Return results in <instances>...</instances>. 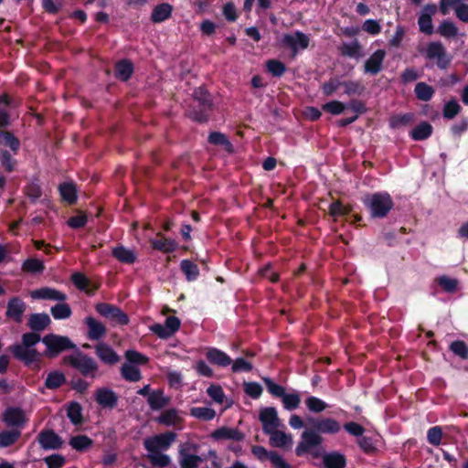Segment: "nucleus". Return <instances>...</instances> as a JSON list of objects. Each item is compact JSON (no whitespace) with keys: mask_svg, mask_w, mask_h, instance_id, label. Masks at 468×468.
<instances>
[{"mask_svg":"<svg viewBox=\"0 0 468 468\" xmlns=\"http://www.w3.org/2000/svg\"><path fill=\"white\" fill-rule=\"evenodd\" d=\"M309 429L302 433L301 441L295 448V454L300 457L312 449L320 446L324 441L321 434H336L341 431V424L333 418L312 417L306 418Z\"/></svg>","mask_w":468,"mask_h":468,"instance_id":"nucleus-1","label":"nucleus"},{"mask_svg":"<svg viewBox=\"0 0 468 468\" xmlns=\"http://www.w3.org/2000/svg\"><path fill=\"white\" fill-rule=\"evenodd\" d=\"M192 97L194 105L190 107L188 118L197 123H207L214 110L212 94L202 85L194 90Z\"/></svg>","mask_w":468,"mask_h":468,"instance_id":"nucleus-2","label":"nucleus"},{"mask_svg":"<svg viewBox=\"0 0 468 468\" xmlns=\"http://www.w3.org/2000/svg\"><path fill=\"white\" fill-rule=\"evenodd\" d=\"M362 202L373 218H386L394 207L393 199L388 192L367 194Z\"/></svg>","mask_w":468,"mask_h":468,"instance_id":"nucleus-3","label":"nucleus"},{"mask_svg":"<svg viewBox=\"0 0 468 468\" xmlns=\"http://www.w3.org/2000/svg\"><path fill=\"white\" fill-rule=\"evenodd\" d=\"M42 343L46 346L43 355L50 359L58 357L63 352L77 349V346L69 336L54 333L48 334L42 337Z\"/></svg>","mask_w":468,"mask_h":468,"instance_id":"nucleus-4","label":"nucleus"},{"mask_svg":"<svg viewBox=\"0 0 468 468\" xmlns=\"http://www.w3.org/2000/svg\"><path fill=\"white\" fill-rule=\"evenodd\" d=\"M420 52L427 59L436 60V66L440 69H447L452 63V56L441 41L428 43L424 51Z\"/></svg>","mask_w":468,"mask_h":468,"instance_id":"nucleus-5","label":"nucleus"},{"mask_svg":"<svg viewBox=\"0 0 468 468\" xmlns=\"http://www.w3.org/2000/svg\"><path fill=\"white\" fill-rule=\"evenodd\" d=\"M420 52L427 59L436 60V66L440 69H447L452 63V56L441 41L428 43L424 51Z\"/></svg>","mask_w":468,"mask_h":468,"instance_id":"nucleus-6","label":"nucleus"},{"mask_svg":"<svg viewBox=\"0 0 468 468\" xmlns=\"http://www.w3.org/2000/svg\"><path fill=\"white\" fill-rule=\"evenodd\" d=\"M63 363L79 370L84 377L94 378L95 372L98 370L95 360L80 352H79L78 356L72 355L64 356Z\"/></svg>","mask_w":468,"mask_h":468,"instance_id":"nucleus-7","label":"nucleus"},{"mask_svg":"<svg viewBox=\"0 0 468 468\" xmlns=\"http://www.w3.org/2000/svg\"><path fill=\"white\" fill-rule=\"evenodd\" d=\"M176 438V434L174 431H165L164 433L146 438L144 441V446L149 452H158L161 450L165 451L170 448Z\"/></svg>","mask_w":468,"mask_h":468,"instance_id":"nucleus-8","label":"nucleus"},{"mask_svg":"<svg viewBox=\"0 0 468 468\" xmlns=\"http://www.w3.org/2000/svg\"><path fill=\"white\" fill-rule=\"evenodd\" d=\"M10 351L14 357L25 366L29 367L36 363L34 369H39L41 357L44 356L43 353H39L34 347L22 349L20 346H10Z\"/></svg>","mask_w":468,"mask_h":468,"instance_id":"nucleus-9","label":"nucleus"},{"mask_svg":"<svg viewBox=\"0 0 468 468\" xmlns=\"http://www.w3.org/2000/svg\"><path fill=\"white\" fill-rule=\"evenodd\" d=\"M309 43L310 37L308 35L299 30H296L292 34L283 35L282 39V44L291 49L292 57H295L300 49H306Z\"/></svg>","mask_w":468,"mask_h":468,"instance_id":"nucleus-10","label":"nucleus"},{"mask_svg":"<svg viewBox=\"0 0 468 468\" xmlns=\"http://www.w3.org/2000/svg\"><path fill=\"white\" fill-rule=\"evenodd\" d=\"M95 310L101 316L111 318L121 325H126L129 323L128 315L118 306L107 303H99L95 305Z\"/></svg>","mask_w":468,"mask_h":468,"instance_id":"nucleus-11","label":"nucleus"},{"mask_svg":"<svg viewBox=\"0 0 468 468\" xmlns=\"http://www.w3.org/2000/svg\"><path fill=\"white\" fill-rule=\"evenodd\" d=\"M181 322L176 316H168L165 324H154L150 330L161 339H167L173 336L180 328Z\"/></svg>","mask_w":468,"mask_h":468,"instance_id":"nucleus-12","label":"nucleus"},{"mask_svg":"<svg viewBox=\"0 0 468 468\" xmlns=\"http://www.w3.org/2000/svg\"><path fill=\"white\" fill-rule=\"evenodd\" d=\"M37 441L43 450H58L63 445L62 438L51 429L42 430L37 436Z\"/></svg>","mask_w":468,"mask_h":468,"instance_id":"nucleus-13","label":"nucleus"},{"mask_svg":"<svg viewBox=\"0 0 468 468\" xmlns=\"http://www.w3.org/2000/svg\"><path fill=\"white\" fill-rule=\"evenodd\" d=\"M3 421L6 426L21 431L27 423V419L21 408L9 407L3 413Z\"/></svg>","mask_w":468,"mask_h":468,"instance_id":"nucleus-14","label":"nucleus"},{"mask_svg":"<svg viewBox=\"0 0 468 468\" xmlns=\"http://www.w3.org/2000/svg\"><path fill=\"white\" fill-rule=\"evenodd\" d=\"M27 307V303L20 297H11L7 302L5 316L15 323L20 324Z\"/></svg>","mask_w":468,"mask_h":468,"instance_id":"nucleus-15","label":"nucleus"},{"mask_svg":"<svg viewBox=\"0 0 468 468\" xmlns=\"http://www.w3.org/2000/svg\"><path fill=\"white\" fill-rule=\"evenodd\" d=\"M259 420L262 424V431L264 433L271 432L272 430L278 429L280 420L275 408L266 407L261 410Z\"/></svg>","mask_w":468,"mask_h":468,"instance_id":"nucleus-16","label":"nucleus"},{"mask_svg":"<svg viewBox=\"0 0 468 468\" xmlns=\"http://www.w3.org/2000/svg\"><path fill=\"white\" fill-rule=\"evenodd\" d=\"M95 400L103 409L112 410L118 405V395L109 388H100L95 391Z\"/></svg>","mask_w":468,"mask_h":468,"instance_id":"nucleus-17","label":"nucleus"},{"mask_svg":"<svg viewBox=\"0 0 468 468\" xmlns=\"http://www.w3.org/2000/svg\"><path fill=\"white\" fill-rule=\"evenodd\" d=\"M386 51L384 49H377L365 62L364 71L370 75L378 74L383 66L386 58Z\"/></svg>","mask_w":468,"mask_h":468,"instance_id":"nucleus-18","label":"nucleus"},{"mask_svg":"<svg viewBox=\"0 0 468 468\" xmlns=\"http://www.w3.org/2000/svg\"><path fill=\"white\" fill-rule=\"evenodd\" d=\"M205 356L210 364L219 367H227L232 363V358L217 347H207Z\"/></svg>","mask_w":468,"mask_h":468,"instance_id":"nucleus-19","label":"nucleus"},{"mask_svg":"<svg viewBox=\"0 0 468 468\" xmlns=\"http://www.w3.org/2000/svg\"><path fill=\"white\" fill-rule=\"evenodd\" d=\"M210 436L214 441L231 440L237 442L242 441L245 438L244 433L239 429L227 426L215 430Z\"/></svg>","mask_w":468,"mask_h":468,"instance_id":"nucleus-20","label":"nucleus"},{"mask_svg":"<svg viewBox=\"0 0 468 468\" xmlns=\"http://www.w3.org/2000/svg\"><path fill=\"white\" fill-rule=\"evenodd\" d=\"M30 295L33 299L52 300L59 302H64L67 300V295L64 292L50 287H42L34 290L31 292Z\"/></svg>","mask_w":468,"mask_h":468,"instance_id":"nucleus-21","label":"nucleus"},{"mask_svg":"<svg viewBox=\"0 0 468 468\" xmlns=\"http://www.w3.org/2000/svg\"><path fill=\"white\" fill-rule=\"evenodd\" d=\"M95 353L97 356L107 365H114L120 360L119 355L111 346L105 343L98 344L95 346Z\"/></svg>","mask_w":468,"mask_h":468,"instance_id":"nucleus-22","label":"nucleus"},{"mask_svg":"<svg viewBox=\"0 0 468 468\" xmlns=\"http://www.w3.org/2000/svg\"><path fill=\"white\" fill-rule=\"evenodd\" d=\"M84 322L88 326L87 337L90 340H100L106 335L105 325L94 317L88 316Z\"/></svg>","mask_w":468,"mask_h":468,"instance_id":"nucleus-23","label":"nucleus"},{"mask_svg":"<svg viewBox=\"0 0 468 468\" xmlns=\"http://www.w3.org/2000/svg\"><path fill=\"white\" fill-rule=\"evenodd\" d=\"M156 237L150 240L151 247L164 253H172L177 249V243L175 239L165 238L161 232H157Z\"/></svg>","mask_w":468,"mask_h":468,"instance_id":"nucleus-24","label":"nucleus"},{"mask_svg":"<svg viewBox=\"0 0 468 468\" xmlns=\"http://www.w3.org/2000/svg\"><path fill=\"white\" fill-rule=\"evenodd\" d=\"M134 71L133 62L128 58H122L115 63L114 76L121 81H128Z\"/></svg>","mask_w":468,"mask_h":468,"instance_id":"nucleus-25","label":"nucleus"},{"mask_svg":"<svg viewBox=\"0 0 468 468\" xmlns=\"http://www.w3.org/2000/svg\"><path fill=\"white\" fill-rule=\"evenodd\" d=\"M51 324L50 317L46 313H35L29 315L27 326L34 332H42Z\"/></svg>","mask_w":468,"mask_h":468,"instance_id":"nucleus-26","label":"nucleus"},{"mask_svg":"<svg viewBox=\"0 0 468 468\" xmlns=\"http://www.w3.org/2000/svg\"><path fill=\"white\" fill-rule=\"evenodd\" d=\"M0 146L7 147L14 154H17L21 143L11 131L0 129Z\"/></svg>","mask_w":468,"mask_h":468,"instance_id":"nucleus-27","label":"nucleus"},{"mask_svg":"<svg viewBox=\"0 0 468 468\" xmlns=\"http://www.w3.org/2000/svg\"><path fill=\"white\" fill-rule=\"evenodd\" d=\"M70 281L80 291L85 292L88 295H92L98 289L99 285L90 288L91 282L90 279L82 272L77 271L71 274Z\"/></svg>","mask_w":468,"mask_h":468,"instance_id":"nucleus-28","label":"nucleus"},{"mask_svg":"<svg viewBox=\"0 0 468 468\" xmlns=\"http://www.w3.org/2000/svg\"><path fill=\"white\" fill-rule=\"evenodd\" d=\"M323 464L324 468H346V456L336 451L324 453L323 456Z\"/></svg>","mask_w":468,"mask_h":468,"instance_id":"nucleus-29","label":"nucleus"},{"mask_svg":"<svg viewBox=\"0 0 468 468\" xmlns=\"http://www.w3.org/2000/svg\"><path fill=\"white\" fill-rule=\"evenodd\" d=\"M173 5L168 3H162L155 5L151 14L153 23H162L172 16Z\"/></svg>","mask_w":468,"mask_h":468,"instance_id":"nucleus-30","label":"nucleus"},{"mask_svg":"<svg viewBox=\"0 0 468 468\" xmlns=\"http://www.w3.org/2000/svg\"><path fill=\"white\" fill-rule=\"evenodd\" d=\"M432 133V125L426 121H422L410 132V136L414 141H424L430 138Z\"/></svg>","mask_w":468,"mask_h":468,"instance_id":"nucleus-31","label":"nucleus"},{"mask_svg":"<svg viewBox=\"0 0 468 468\" xmlns=\"http://www.w3.org/2000/svg\"><path fill=\"white\" fill-rule=\"evenodd\" d=\"M207 142L212 145L221 146L227 153L231 154L234 151L232 143L221 132H211L207 136Z\"/></svg>","mask_w":468,"mask_h":468,"instance_id":"nucleus-32","label":"nucleus"},{"mask_svg":"<svg viewBox=\"0 0 468 468\" xmlns=\"http://www.w3.org/2000/svg\"><path fill=\"white\" fill-rule=\"evenodd\" d=\"M170 402V398L164 396L162 389H156L151 392L147 398V403L152 410H160Z\"/></svg>","mask_w":468,"mask_h":468,"instance_id":"nucleus-33","label":"nucleus"},{"mask_svg":"<svg viewBox=\"0 0 468 468\" xmlns=\"http://www.w3.org/2000/svg\"><path fill=\"white\" fill-rule=\"evenodd\" d=\"M58 191L62 201L69 205H74L77 202V188L76 185L72 182H65L59 185Z\"/></svg>","mask_w":468,"mask_h":468,"instance_id":"nucleus-34","label":"nucleus"},{"mask_svg":"<svg viewBox=\"0 0 468 468\" xmlns=\"http://www.w3.org/2000/svg\"><path fill=\"white\" fill-rule=\"evenodd\" d=\"M112 256L122 263L133 264L135 262L136 254L122 245L113 248L112 251Z\"/></svg>","mask_w":468,"mask_h":468,"instance_id":"nucleus-35","label":"nucleus"},{"mask_svg":"<svg viewBox=\"0 0 468 468\" xmlns=\"http://www.w3.org/2000/svg\"><path fill=\"white\" fill-rule=\"evenodd\" d=\"M180 271L189 282L197 281L200 274L198 266L192 261L186 259L181 261Z\"/></svg>","mask_w":468,"mask_h":468,"instance_id":"nucleus-36","label":"nucleus"},{"mask_svg":"<svg viewBox=\"0 0 468 468\" xmlns=\"http://www.w3.org/2000/svg\"><path fill=\"white\" fill-rule=\"evenodd\" d=\"M67 417L72 424H81L83 422L81 405L77 401H71L67 408Z\"/></svg>","mask_w":468,"mask_h":468,"instance_id":"nucleus-37","label":"nucleus"},{"mask_svg":"<svg viewBox=\"0 0 468 468\" xmlns=\"http://www.w3.org/2000/svg\"><path fill=\"white\" fill-rule=\"evenodd\" d=\"M157 422L165 426H175L179 423L182 419L178 415V411L176 409H169L161 413L156 419Z\"/></svg>","mask_w":468,"mask_h":468,"instance_id":"nucleus-38","label":"nucleus"},{"mask_svg":"<svg viewBox=\"0 0 468 468\" xmlns=\"http://www.w3.org/2000/svg\"><path fill=\"white\" fill-rule=\"evenodd\" d=\"M66 383L65 375L58 370L51 371L48 374L45 380V387L48 389H57Z\"/></svg>","mask_w":468,"mask_h":468,"instance_id":"nucleus-39","label":"nucleus"},{"mask_svg":"<svg viewBox=\"0 0 468 468\" xmlns=\"http://www.w3.org/2000/svg\"><path fill=\"white\" fill-rule=\"evenodd\" d=\"M21 437V431L12 429L9 431H0V447L6 448L15 444Z\"/></svg>","mask_w":468,"mask_h":468,"instance_id":"nucleus-40","label":"nucleus"},{"mask_svg":"<svg viewBox=\"0 0 468 468\" xmlns=\"http://www.w3.org/2000/svg\"><path fill=\"white\" fill-rule=\"evenodd\" d=\"M458 27L456 25L449 20H442L437 28V33L445 38H454L458 36Z\"/></svg>","mask_w":468,"mask_h":468,"instance_id":"nucleus-41","label":"nucleus"},{"mask_svg":"<svg viewBox=\"0 0 468 468\" xmlns=\"http://www.w3.org/2000/svg\"><path fill=\"white\" fill-rule=\"evenodd\" d=\"M121 375L126 380L130 382H137L141 380L142 374L138 367L128 363H124L121 367Z\"/></svg>","mask_w":468,"mask_h":468,"instance_id":"nucleus-42","label":"nucleus"},{"mask_svg":"<svg viewBox=\"0 0 468 468\" xmlns=\"http://www.w3.org/2000/svg\"><path fill=\"white\" fill-rule=\"evenodd\" d=\"M267 434L270 435V441L272 446L285 447L292 442V437L283 431H278V429L272 430L271 432Z\"/></svg>","mask_w":468,"mask_h":468,"instance_id":"nucleus-43","label":"nucleus"},{"mask_svg":"<svg viewBox=\"0 0 468 468\" xmlns=\"http://www.w3.org/2000/svg\"><path fill=\"white\" fill-rule=\"evenodd\" d=\"M21 269L26 273L37 274L43 272L45 265L43 261L38 259L28 258L22 263Z\"/></svg>","mask_w":468,"mask_h":468,"instance_id":"nucleus-44","label":"nucleus"},{"mask_svg":"<svg viewBox=\"0 0 468 468\" xmlns=\"http://www.w3.org/2000/svg\"><path fill=\"white\" fill-rule=\"evenodd\" d=\"M51 315L56 320H65L72 315L71 307L66 303H58L50 308Z\"/></svg>","mask_w":468,"mask_h":468,"instance_id":"nucleus-45","label":"nucleus"},{"mask_svg":"<svg viewBox=\"0 0 468 468\" xmlns=\"http://www.w3.org/2000/svg\"><path fill=\"white\" fill-rule=\"evenodd\" d=\"M343 87L345 89L344 93L347 96H360L366 90V87L361 80H345L343 81Z\"/></svg>","mask_w":468,"mask_h":468,"instance_id":"nucleus-46","label":"nucleus"},{"mask_svg":"<svg viewBox=\"0 0 468 468\" xmlns=\"http://www.w3.org/2000/svg\"><path fill=\"white\" fill-rule=\"evenodd\" d=\"M42 342V338L37 332H27L22 335L21 343L15 344L12 346H20L22 349L34 347L37 343Z\"/></svg>","mask_w":468,"mask_h":468,"instance_id":"nucleus-47","label":"nucleus"},{"mask_svg":"<svg viewBox=\"0 0 468 468\" xmlns=\"http://www.w3.org/2000/svg\"><path fill=\"white\" fill-rule=\"evenodd\" d=\"M181 468H197L203 462V459L196 454L186 453L184 450L180 451Z\"/></svg>","mask_w":468,"mask_h":468,"instance_id":"nucleus-48","label":"nucleus"},{"mask_svg":"<svg viewBox=\"0 0 468 468\" xmlns=\"http://www.w3.org/2000/svg\"><path fill=\"white\" fill-rule=\"evenodd\" d=\"M12 152L6 149H0V163L1 166L7 173H12L16 170V160L13 158Z\"/></svg>","mask_w":468,"mask_h":468,"instance_id":"nucleus-49","label":"nucleus"},{"mask_svg":"<svg viewBox=\"0 0 468 468\" xmlns=\"http://www.w3.org/2000/svg\"><path fill=\"white\" fill-rule=\"evenodd\" d=\"M93 444V441L87 435H77L69 440V445L78 452H84Z\"/></svg>","mask_w":468,"mask_h":468,"instance_id":"nucleus-50","label":"nucleus"},{"mask_svg":"<svg viewBox=\"0 0 468 468\" xmlns=\"http://www.w3.org/2000/svg\"><path fill=\"white\" fill-rule=\"evenodd\" d=\"M414 92L420 101H428L433 97L434 89L425 82H419L415 86Z\"/></svg>","mask_w":468,"mask_h":468,"instance_id":"nucleus-51","label":"nucleus"},{"mask_svg":"<svg viewBox=\"0 0 468 468\" xmlns=\"http://www.w3.org/2000/svg\"><path fill=\"white\" fill-rule=\"evenodd\" d=\"M282 402L283 405V408L286 410H296L301 403V396L300 394L295 391L293 393H286L282 397Z\"/></svg>","mask_w":468,"mask_h":468,"instance_id":"nucleus-52","label":"nucleus"},{"mask_svg":"<svg viewBox=\"0 0 468 468\" xmlns=\"http://www.w3.org/2000/svg\"><path fill=\"white\" fill-rule=\"evenodd\" d=\"M191 416L205 421L211 420L216 416V411L212 408L194 407L190 410Z\"/></svg>","mask_w":468,"mask_h":468,"instance_id":"nucleus-53","label":"nucleus"},{"mask_svg":"<svg viewBox=\"0 0 468 468\" xmlns=\"http://www.w3.org/2000/svg\"><path fill=\"white\" fill-rule=\"evenodd\" d=\"M305 404L308 410L313 413H321L328 407L326 402L314 396L308 397L305 400Z\"/></svg>","mask_w":468,"mask_h":468,"instance_id":"nucleus-54","label":"nucleus"},{"mask_svg":"<svg viewBox=\"0 0 468 468\" xmlns=\"http://www.w3.org/2000/svg\"><path fill=\"white\" fill-rule=\"evenodd\" d=\"M266 69L273 77L280 78L285 73L286 66L281 60L273 58L266 61Z\"/></svg>","mask_w":468,"mask_h":468,"instance_id":"nucleus-55","label":"nucleus"},{"mask_svg":"<svg viewBox=\"0 0 468 468\" xmlns=\"http://www.w3.org/2000/svg\"><path fill=\"white\" fill-rule=\"evenodd\" d=\"M340 87H343V81L337 77H332L328 81L321 86L322 92L324 96H332Z\"/></svg>","mask_w":468,"mask_h":468,"instance_id":"nucleus-56","label":"nucleus"},{"mask_svg":"<svg viewBox=\"0 0 468 468\" xmlns=\"http://www.w3.org/2000/svg\"><path fill=\"white\" fill-rule=\"evenodd\" d=\"M342 56L358 58L361 57V45L357 40L352 43L344 44L341 48Z\"/></svg>","mask_w":468,"mask_h":468,"instance_id":"nucleus-57","label":"nucleus"},{"mask_svg":"<svg viewBox=\"0 0 468 468\" xmlns=\"http://www.w3.org/2000/svg\"><path fill=\"white\" fill-rule=\"evenodd\" d=\"M25 192L32 203L39 199L42 196V189L38 184V180L36 179L27 184L25 187Z\"/></svg>","mask_w":468,"mask_h":468,"instance_id":"nucleus-58","label":"nucleus"},{"mask_svg":"<svg viewBox=\"0 0 468 468\" xmlns=\"http://www.w3.org/2000/svg\"><path fill=\"white\" fill-rule=\"evenodd\" d=\"M356 442L359 448L367 455H374L378 452L372 437L362 436L357 439Z\"/></svg>","mask_w":468,"mask_h":468,"instance_id":"nucleus-59","label":"nucleus"},{"mask_svg":"<svg viewBox=\"0 0 468 468\" xmlns=\"http://www.w3.org/2000/svg\"><path fill=\"white\" fill-rule=\"evenodd\" d=\"M449 349L451 352H452L455 356H459L463 360L468 358V346L463 340H455L452 342L451 345L449 346Z\"/></svg>","mask_w":468,"mask_h":468,"instance_id":"nucleus-60","label":"nucleus"},{"mask_svg":"<svg viewBox=\"0 0 468 468\" xmlns=\"http://www.w3.org/2000/svg\"><path fill=\"white\" fill-rule=\"evenodd\" d=\"M346 104L340 101H330L322 105V110L333 115H339L345 112Z\"/></svg>","mask_w":468,"mask_h":468,"instance_id":"nucleus-61","label":"nucleus"},{"mask_svg":"<svg viewBox=\"0 0 468 468\" xmlns=\"http://www.w3.org/2000/svg\"><path fill=\"white\" fill-rule=\"evenodd\" d=\"M414 118L415 116L411 112L392 116L389 121V125L393 129L399 128V126H407L414 121Z\"/></svg>","mask_w":468,"mask_h":468,"instance_id":"nucleus-62","label":"nucleus"},{"mask_svg":"<svg viewBox=\"0 0 468 468\" xmlns=\"http://www.w3.org/2000/svg\"><path fill=\"white\" fill-rule=\"evenodd\" d=\"M124 356L130 365H145L149 362V358L146 356L133 349L126 350Z\"/></svg>","mask_w":468,"mask_h":468,"instance_id":"nucleus-63","label":"nucleus"},{"mask_svg":"<svg viewBox=\"0 0 468 468\" xmlns=\"http://www.w3.org/2000/svg\"><path fill=\"white\" fill-rule=\"evenodd\" d=\"M418 26L421 33L431 36L433 34L432 17L429 15H420L418 17Z\"/></svg>","mask_w":468,"mask_h":468,"instance_id":"nucleus-64","label":"nucleus"}]
</instances>
